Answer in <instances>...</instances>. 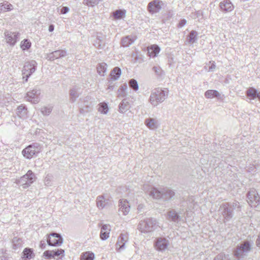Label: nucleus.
I'll return each mask as SVG.
<instances>
[{
    "label": "nucleus",
    "instance_id": "nucleus-1",
    "mask_svg": "<svg viewBox=\"0 0 260 260\" xmlns=\"http://www.w3.org/2000/svg\"><path fill=\"white\" fill-rule=\"evenodd\" d=\"M253 245L252 240H244L238 244L234 251V256L238 260H243L251 251Z\"/></svg>",
    "mask_w": 260,
    "mask_h": 260
},
{
    "label": "nucleus",
    "instance_id": "nucleus-2",
    "mask_svg": "<svg viewBox=\"0 0 260 260\" xmlns=\"http://www.w3.org/2000/svg\"><path fill=\"white\" fill-rule=\"evenodd\" d=\"M147 186L144 185L143 188L149 195L155 199H159L162 198L166 200H171L175 196V192L169 188H164L161 190H159L156 188L151 187L150 189H147Z\"/></svg>",
    "mask_w": 260,
    "mask_h": 260
},
{
    "label": "nucleus",
    "instance_id": "nucleus-3",
    "mask_svg": "<svg viewBox=\"0 0 260 260\" xmlns=\"http://www.w3.org/2000/svg\"><path fill=\"white\" fill-rule=\"evenodd\" d=\"M158 228H159L158 222L153 218H147L141 220L138 225V229L143 233L153 232Z\"/></svg>",
    "mask_w": 260,
    "mask_h": 260
},
{
    "label": "nucleus",
    "instance_id": "nucleus-4",
    "mask_svg": "<svg viewBox=\"0 0 260 260\" xmlns=\"http://www.w3.org/2000/svg\"><path fill=\"white\" fill-rule=\"evenodd\" d=\"M168 96V91L158 88L153 90L149 97V102L154 106L162 103Z\"/></svg>",
    "mask_w": 260,
    "mask_h": 260
},
{
    "label": "nucleus",
    "instance_id": "nucleus-5",
    "mask_svg": "<svg viewBox=\"0 0 260 260\" xmlns=\"http://www.w3.org/2000/svg\"><path fill=\"white\" fill-rule=\"evenodd\" d=\"M42 147L38 143H34L28 145L22 150V154L27 159H30L32 156L41 151Z\"/></svg>",
    "mask_w": 260,
    "mask_h": 260
},
{
    "label": "nucleus",
    "instance_id": "nucleus-6",
    "mask_svg": "<svg viewBox=\"0 0 260 260\" xmlns=\"http://www.w3.org/2000/svg\"><path fill=\"white\" fill-rule=\"evenodd\" d=\"M35 179L36 176L35 174L31 170H29L26 174L18 180L17 184L23 186L24 188H26L30 186Z\"/></svg>",
    "mask_w": 260,
    "mask_h": 260
},
{
    "label": "nucleus",
    "instance_id": "nucleus-7",
    "mask_svg": "<svg viewBox=\"0 0 260 260\" xmlns=\"http://www.w3.org/2000/svg\"><path fill=\"white\" fill-rule=\"evenodd\" d=\"M247 202L251 207H257L260 204V197L255 189H251L247 193Z\"/></svg>",
    "mask_w": 260,
    "mask_h": 260
},
{
    "label": "nucleus",
    "instance_id": "nucleus-8",
    "mask_svg": "<svg viewBox=\"0 0 260 260\" xmlns=\"http://www.w3.org/2000/svg\"><path fill=\"white\" fill-rule=\"evenodd\" d=\"M233 209L230 206L228 203L222 204L219 207V211L221 212V214L224 218V222L229 221L233 217Z\"/></svg>",
    "mask_w": 260,
    "mask_h": 260
},
{
    "label": "nucleus",
    "instance_id": "nucleus-9",
    "mask_svg": "<svg viewBox=\"0 0 260 260\" xmlns=\"http://www.w3.org/2000/svg\"><path fill=\"white\" fill-rule=\"evenodd\" d=\"M36 65L37 62L35 60H31L25 63L22 70V75H26L25 82H27L28 78L35 72Z\"/></svg>",
    "mask_w": 260,
    "mask_h": 260
},
{
    "label": "nucleus",
    "instance_id": "nucleus-10",
    "mask_svg": "<svg viewBox=\"0 0 260 260\" xmlns=\"http://www.w3.org/2000/svg\"><path fill=\"white\" fill-rule=\"evenodd\" d=\"M47 242L49 246H56L62 243L63 239L60 234L52 233L49 235Z\"/></svg>",
    "mask_w": 260,
    "mask_h": 260
},
{
    "label": "nucleus",
    "instance_id": "nucleus-11",
    "mask_svg": "<svg viewBox=\"0 0 260 260\" xmlns=\"http://www.w3.org/2000/svg\"><path fill=\"white\" fill-rule=\"evenodd\" d=\"M165 6V4L160 0H153L150 2L147 6L148 11L151 13L158 12Z\"/></svg>",
    "mask_w": 260,
    "mask_h": 260
},
{
    "label": "nucleus",
    "instance_id": "nucleus-12",
    "mask_svg": "<svg viewBox=\"0 0 260 260\" xmlns=\"http://www.w3.org/2000/svg\"><path fill=\"white\" fill-rule=\"evenodd\" d=\"M41 94V91L39 89H34L31 91H28L26 93V100L33 104H37L39 102V96Z\"/></svg>",
    "mask_w": 260,
    "mask_h": 260
},
{
    "label": "nucleus",
    "instance_id": "nucleus-13",
    "mask_svg": "<svg viewBox=\"0 0 260 260\" xmlns=\"http://www.w3.org/2000/svg\"><path fill=\"white\" fill-rule=\"evenodd\" d=\"M67 55V52L64 50H58L46 54V58L50 61H53L56 59L63 57Z\"/></svg>",
    "mask_w": 260,
    "mask_h": 260
},
{
    "label": "nucleus",
    "instance_id": "nucleus-14",
    "mask_svg": "<svg viewBox=\"0 0 260 260\" xmlns=\"http://www.w3.org/2000/svg\"><path fill=\"white\" fill-rule=\"evenodd\" d=\"M169 245L168 240L165 238H158L156 239L154 246L155 248L158 251L165 250Z\"/></svg>",
    "mask_w": 260,
    "mask_h": 260
},
{
    "label": "nucleus",
    "instance_id": "nucleus-15",
    "mask_svg": "<svg viewBox=\"0 0 260 260\" xmlns=\"http://www.w3.org/2000/svg\"><path fill=\"white\" fill-rule=\"evenodd\" d=\"M19 33L13 32L6 30L5 32V36L7 42L11 45H14L17 42Z\"/></svg>",
    "mask_w": 260,
    "mask_h": 260
},
{
    "label": "nucleus",
    "instance_id": "nucleus-16",
    "mask_svg": "<svg viewBox=\"0 0 260 260\" xmlns=\"http://www.w3.org/2000/svg\"><path fill=\"white\" fill-rule=\"evenodd\" d=\"M80 94V87L75 85L69 91L70 100L73 103L76 101Z\"/></svg>",
    "mask_w": 260,
    "mask_h": 260
},
{
    "label": "nucleus",
    "instance_id": "nucleus-17",
    "mask_svg": "<svg viewBox=\"0 0 260 260\" xmlns=\"http://www.w3.org/2000/svg\"><path fill=\"white\" fill-rule=\"evenodd\" d=\"M119 211L122 212L124 215H127L130 210V205L126 200L121 199L119 202Z\"/></svg>",
    "mask_w": 260,
    "mask_h": 260
},
{
    "label": "nucleus",
    "instance_id": "nucleus-18",
    "mask_svg": "<svg viewBox=\"0 0 260 260\" xmlns=\"http://www.w3.org/2000/svg\"><path fill=\"white\" fill-rule=\"evenodd\" d=\"M127 240V236L126 235L121 234L116 244V249L120 251L121 249H123Z\"/></svg>",
    "mask_w": 260,
    "mask_h": 260
},
{
    "label": "nucleus",
    "instance_id": "nucleus-19",
    "mask_svg": "<svg viewBox=\"0 0 260 260\" xmlns=\"http://www.w3.org/2000/svg\"><path fill=\"white\" fill-rule=\"evenodd\" d=\"M145 125L150 129H156L159 125L158 121L155 118H148L145 120Z\"/></svg>",
    "mask_w": 260,
    "mask_h": 260
},
{
    "label": "nucleus",
    "instance_id": "nucleus-20",
    "mask_svg": "<svg viewBox=\"0 0 260 260\" xmlns=\"http://www.w3.org/2000/svg\"><path fill=\"white\" fill-rule=\"evenodd\" d=\"M136 39V37L132 35L125 36L122 38L121 39V46L123 47H129L131 44H132L135 42Z\"/></svg>",
    "mask_w": 260,
    "mask_h": 260
},
{
    "label": "nucleus",
    "instance_id": "nucleus-21",
    "mask_svg": "<svg viewBox=\"0 0 260 260\" xmlns=\"http://www.w3.org/2000/svg\"><path fill=\"white\" fill-rule=\"evenodd\" d=\"M220 9L224 12H231L234 9V6L230 0H224L220 3Z\"/></svg>",
    "mask_w": 260,
    "mask_h": 260
},
{
    "label": "nucleus",
    "instance_id": "nucleus-22",
    "mask_svg": "<svg viewBox=\"0 0 260 260\" xmlns=\"http://www.w3.org/2000/svg\"><path fill=\"white\" fill-rule=\"evenodd\" d=\"M110 227L109 225L104 224L101 228L100 233V238L102 240H105L107 239L109 237L110 231Z\"/></svg>",
    "mask_w": 260,
    "mask_h": 260
},
{
    "label": "nucleus",
    "instance_id": "nucleus-23",
    "mask_svg": "<svg viewBox=\"0 0 260 260\" xmlns=\"http://www.w3.org/2000/svg\"><path fill=\"white\" fill-rule=\"evenodd\" d=\"M246 95L250 99L254 100L256 98H258L260 101V91L257 92V90L253 87H249L246 91Z\"/></svg>",
    "mask_w": 260,
    "mask_h": 260
},
{
    "label": "nucleus",
    "instance_id": "nucleus-24",
    "mask_svg": "<svg viewBox=\"0 0 260 260\" xmlns=\"http://www.w3.org/2000/svg\"><path fill=\"white\" fill-rule=\"evenodd\" d=\"M27 108L23 105H21L17 108L16 114L21 118H25L27 117Z\"/></svg>",
    "mask_w": 260,
    "mask_h": 260
},
{
    "label": "nucleus",
    "instance_id": "nucleus-25",
    "mask_svg": "<svg viewBox=\"0 0 260 260\" xmlns=\"http://www.w3.org/2000/svg\"><path fill=\"white\" fill-rule=\"evenodd\" d=\"M160 48L156 45H153L148 48V54L150 57H155L159 53Z\"/></svg>",
    "mask_w": 260,
    "mask_h": 260
},
{
    "label": "nucleus",
    "instance_id": "nucleus-26",
    "mask_svg": "<svg viewBox=\"0 0 260 260\" xmlns=\"http://www.w3.org/2000/svg\"><path fill=\"white\" fill-rule=\"evenodd\" d=\"M129 102L126 99L123 100L119 105V111L124 113L129 109Z\"/></svg>",
    "mask_w": 260,
    "mask_h": 260
},
{
    "label": "nucleus",
    "instance_id": "nucleus-27",
    "mask_svg": "<svg viewBox=\"0 0 260 260\" xmlns=\"http://www.w3.org/2000/svg\"><path fill=\"white\" fill-rule=\"evenodd\" d=\"M205 96L207 99L219 98L220 94L216 90H208L205 92Z\"/></svg>",
    "mask_w": 260,
    "mask_h": 260
},
{
    "label": "nucleus",
    "instance_id": "nucleus-28",
    "mask_svg": "<svg viewBox=\"0 0 260 260\" xmlns=\"http://www.w3.org/2000/svg\"><path fill=\"white\" fill-rule=\"evenodd\" d=\"M121 73V70L119 68H114L110 73L111 79L113 80H117L119 78Z\"/></svg>",
    "mask_w": 260,
    "mask_h": 260
},
{
    "label": "nucleus",
    "instance_id": "nucleus-29",
    "mask_svg": "<svg viewBox=\"0 0 260 260\" xmlns=\"http://www.w3.org/2000/svg\"><path fill=\"white\" fill-rule=\"evenodd\" d=\"M169 219H171L173 222H178L180 219V216L175 210H171L168 213Z\"/></svg>",
    "mask_w": 260,
    "mask_h": 260
},
{
    "label": "nucleus",
    "instance_id": "nucleus-30",
    "mask_svg": "<svg viewBox=\"0 0 260 260\" xmlns=\"http://www.w3.org/2000/svg\"><path fill=\"white\" fill-rule=\"evenodd\" d=\"M198 32L195 30H191L187 36V42L189 44H193L198 39Z\"/></svg>",
    "mask_w": 260,
    "mask_h": 260
},
{
    "label": "nucleus",
    "instance_id": "nucleus-31",
    "mask_svg": "<svg viewBox=\"0 0 260 260\" xmlns=\"http://www.w3.org/2000/svg\"><path fill=\"white\" fill-rule=\"evenodd\" d=\"M22 253V257L25 259H30L35 256L33 251L30 248H25Z\"/></svg>",
    "mask_w": 260,
    "mask_h": 260
},
{
    "label": "nucleus",
    "instance_id": "nucleus-32",
    "mask_svg": "<svg viewBox=\"0 0 260 260\" xmlns=\"http://www.w3.org/2000/svg\"><path fill=\"white\" fill-rule=\"evenodd\" d=\"M98 74L104 76L107 70V64L104 62H102L98 65L96 67Z\"/></svg>",
    "mask_w": 260,
    "mask_h": 260
},
{
    "label": "nucleus",
    "instance_id": "nucleus-33",
    "mask_svg": "<svg viewBox=\"0 0 260 260\" xmlns=\"http://www.w3.org/2000/svg\"><path fill=\"white\" fill-rule=\"evenodd\" d=\"M13 248L17 250L20 248L22 245V240L21 238L18 237H14L12 240Z\"/></svg>",
    "mask_w": 260,
    "mask_h": 260
},
{
    "label": "nucleus",
    "instance_id": "nucleus-34",
    "mask_svg": "<svg viewBox=\"0 0 260 260\" xmlns=\"http://www.w3.org/2000/svg\"><path fill=\"white\" fill-rule=\"evenodd\" d=\"M98 111L104 114H106L109 111L108 106L107 103L103 102L101 103L99 105Z\"/></svg>",
    "mask_w": 260,
    "mask_h": 260
},
{
    "label": "nucleus",
    "instance_id": "nucleus-35",
    "mask_svg": "<svg viewBox=\"0 0 260 260\" xmlns=\"http://www.w3.org/2000/svg\"><path fill=\"white\" fill-rule=\"evenodd\" d=\"M96 205L97 207L101 209H102L105 207L106 205V202L104 196H99L97 197Z\"/></svg>",
    "mask_w": 260,
    "mask_h": 260
},
{
    "label": "nucleus",
    "instance_id": "nucleus-36",
    "mask_svg": "<svg viewBox=\"0 0 260 260\" xmlns=\"http://www.w3.org/2000/svg\"><path fill=\"white\" fill-rule=\"evenodd\" d=\"M125 11L121 9L117 10L113 13V16L116 19H120L125 16Z\"/></svg>",
    "mask_w": 260,
    "mask_h": 260
},
{
    "label": "nucleus",
    "instance_id": "nucleus-37",
    "mask_svg": "<svg viewBox=\"0 0 260 260\" xmlns=\"http://www.w3.org/2000/svg\"><path fill=\"white\" fill-rule=\"evenodd\" d=\"M102 0H83V4L88 7H94L97 5Z\"/></svg>",
    "mask_w": 260,
    "mask_h": 260
},
{
    "label": "nucleus",
    "instance_id": "nucleus-38",
    "mask_svg": "<svg viewBox=\"0 0 260 260\" xmlns=\"http://www.w3.org/2000/svg\"><path fill=\"white\" fill-rule=\"evenodd\" d=\"M31 45V42L28 39H24L21 42L20 47L23 50H25L29 49Z\"/></svg>",
    "mask_w": 260,
    "mask_h": 260
},
{
    "label": "nucleus",
    "instance_id": "nucleus-39",
    "mask_svg": "<svg viewBox=\"0 0 260 260\" xmlns=\"http://www.w3.org/2000/svg\"><path fill=\"white\" fill-rule=\"evenodd\" d=\"M94 254L92 252H86L81 256V260H93Z\"/></svg>",
    "mask_w": 260,
    "mask_h": 260
},
{
    "label": "nucleus",
    "instance_id": "nucleus-40",
    "mask_svg": "<svg viewBox=\"0 0 260 260\" xmlns=\"http://www.w3.org/2000/svg\"><path fill=\"white\" fill-rule=\"evenodd\" d=\"M128 85L130 88L133 89L134 91H137L139 89V85L138 82L134 79L129 80L128 82Z\"/></svg>",
    "mask_w": 260,
    "mask_h": 260
},
{
    "label": "nucleus",
    "instance_id": "nucleus-41",
    "mask_svg": "<svg viewBox=\"0 0 260 260\" xmlns=\"http://www.w3.org/2000/svg\"><path fill=\"white\" fill-rule=\"evenodd\" d=\"M13 6L10 4H0V11H6L12 9Z\"/></svg>",
    "mask_w": 260,
    "mask_h": 260
},
{
    "label": "nucleus",
    "instance_id": "nucleus-42",
    "mask_svg": "<svg viewBox=\"0 0 260 260\" xmlns=\"http://www.w3.org/2000/svg\"><path fill=\"white\" fill-rule=\"evenodd\" d=\"M64 252V250L62 249H57V250H52L53 258H55L59 255L63 256Z\"/></svg>",
    "mask_w": 260,
    "mask_h": 260
},
{
    "label": "nucleus",
    "instance_id": "nucleus-43",
    "mask_svg": "<svg viewBox=\"0 0 260 260\" xmlns=\"http://www.w3.org/2000/svg\"><path fill=\"white\" fill-rule=\"evenodd\" d=\"M52 108L50 107H44L41 109V112L43 115H48L52 111Z\"/></svg>",
    "mask_w": 260,
    "mask_h": 260
},
{
    "label": "nucleus",
    "instance_id": "nucleus-44",
    "mask_svg": "<svg viewBox=\"0 0 260 260\" xmlns=\"http://www.w3.org/2000/svg\"><path fill=\"white\" fill-rule=\"evenodd\" d=\"M214 260H229V258L225 254L220 253L218 254Z\"/></svg>",
    "mask_w": 260,
    "mask_h": 260
},
{
    "label": "nucleus",
    "instance_id": "nucleus-45",
    "mask_svg": "<svg viewBox=\"0 0 260 260\" xmlns=\"http://www.w3.org/2000/svg\"><path fill=\"white\" fill-rule=\"evenodd\" d=\"M52 254V251L46 250L44 252L43 255L47 258L50 259L53 257Z\"/></svg>",
    "mask_w": 260,
    "mask_h": 260
},
{
    "label": "nucleus",
    "instance_id": "nucleus-46",
    "mask_svg": "<svg viewBox=\"0 0 260 260\" xmlns=\"http://www.w3.org/2000/svg\"><path fill=\"white\" fill-rule=\"evenodd\" d=\"M209 63L211 64L208 70V72H213L216 68V65L214 61H210Z\"/></svg>",
    "mask_w": 260,
    "mask_h": 260
},
{
    "label": "nucleus",
    "instance_id": "nucleus-47",
    "mask_svg": "<svg viewBox=\"0 0 260 260\" xmlns=\"http://www.w3.org/2000/svg\"><path fill=\"white\" fill-rule=\"evenodd\" d=\"M152 70L155 73V74L157 75H160L161 73V70L159 67H153L152 68Z\"/></svg>",
    "mask_w": 260,
    "mask_h": 260
},
{
    "label": "nucleus",
    "instance_id": "nucleus-48",
    "mask_svg": "<svg viewBox=\"0 0 260 260\" xmlns=\"http://www.w3.org/2000/svg\"><path fill=\"white\" fill-rule=\"evenodd\" d=\"M186 20L185 19H181L180 21L178 26L179 27H182L183 26H184L186 24Z\"/></svg>",
    "mask_w": 260,
    "mask_h": 260
},
{
    "label": "nucleus",
    "instance_id": "nucleus-49",
    "mask_svg": "<svg viewBox=\"0 0 260 260\" xmlns=\"http://www.w3.org/2000/svg\"><path fill=\"white\" fill-rule=\"evenodd\" d=\"M69 11V9L68 7H63L61 9V14H66L67 13H68Z\"/></svg>",
    "mask_w": 260,
    "mask_h": 260
},
{
    "label": "nucleus",
    "instance_id": "nucleus-50",
    "mask_svg": "<svg viewBox=\"0 0 260 260\" xmlns=\"http://www.w3.org/2000/svg\"><path fill=\"white\" fill-rule=\"evenodd\" d=\"M45 246H46V243H45V240H42L40 242V248L42 249H44L45 248Z\"/></svg>",
    "mask_w": 260,
    "mask_h": 260
},
{
    "label": "nucleus",
    "instance_id": "nucleus-51",
    "mask_svg": "<svg viewBox=\"0 0 260 260\" xmlns=\"http://www.w3.org/2000/svg\"><path fill=\"white\" fill-rule=\"evenodd\" d=\"M256 245L260 248V234L258 236V237L255 242Z\"/></svg>",
    "mask_w": 260,
    "mask_h": 260
},
{
    "label": "nucleus",
    "instance_id": "nucleus-52",
    "mask_svg": "<svg viewBox=\"0 0 260 260\" xmlns=\"http://www.w3.org/2000/svg\"><path fill=\"white\" fill-rule=\"evenodd\" d=\"M97 40H99V43L98 44V47H99V48H101L102 47V42H101V40L99 38H97Z\"/></svg>",
    "mask_w": 260,
    "mask_h": 260
},
{
    "label": "nucleus",
    "instance_id": "nucleus-53",
    "mask_svg": "<svg viewBox=\"0 0 260 260\" xmlns=\"http://www.w3.org/2000/svg\"><path fill=\"white\" fill-rule=\"evenodd\" d=\"M54 25H52V24H51L49 25V31L50 32H52L54 30Z\"/></svg>",
    "mask_w": 260,
    "mask_h": 260
},
{
    "label": "nucleus",
    "instance_id": "nucleus-54",
    "mask_svg": "<svg viewBox=\"0 0 260 260\" xmlns=\"http://www.w3.org/2000/svg\"><path fill=\"white\" fill-rule=\"evenodd\" d=\"M238 204H239V203H238V202L233 203V208H232L233 209L235 208L236 207L238 206Z\"/></svg>",
    "mask_w": 260,
    "mask_h": 260
},
{
    "label": "nucleus",
    "instance_id": "nucleus-55",
    "mask_svg": "<svg viewBox=\"0 0 260 260\" xmlns=\"http://www.w3.org/2000/svg\"><path fill=\"white\" fill-rule=\"evenodd\" d=\"M45 183H49V179L47 177L45 178Z\"/></svg>",
    "mask_w": 260,
    "mask_h": 260
},
{
    "label": "nucleus",
    "instance_id": "nucleus-56",
    "mask_svg": "<svg viewBox=\"0 0 260 260\" xmlns=\"http://www.w3.org/2000/svg\"><path fill=\"white\" fill-rule=\"evenodd\" d=\"M201 13L200 12V11H198L197 12V17H198L199 16V15H200Z\"/></svg>",
    "mask_w": 260,
    "mask_h": 260
},
{
    "label": "nucleus",
    "instance_id": "nucleus-57",
    "mask_svg": "<svg viewBox=\"0 0 260 260\" xmlns=\"http://www.w3.org/2000/svg\"><path fill=\"white\" fill-rule=\"evenodd\" d=\"M22 78L25 81V80L26 79V75H23Z\"/></svg>",
    "mask_w": 260,
    "mask_h": 260
},
{
    "label": "nucleus",
    "instance_id": "nucleus-58",
    "mask_svg": "<svg viewBox=\"0 0 260 260\" xmlns=\"http://www.w3.org/2000/svg\"><path fill=\"white\" fill-rule=\"evenodd\" d=\"M141 208H142V207L141 206V205H139V206L138 207V210H140Z\"/></svg>",
    "mask_w": 260,
    "mask_h": 260
},
{
    "label": "nucleus",
    "instance_id": "nucleus-59",
    "mask_svg": "<svg viewBox=\"0 0 260 260\" xmlns=\"http://www.w3.org/2000/svg\"><path fill=\"white\" fill-rule=\"evenodd\" d=\"M83 109H80V113H83Z\"/></svg>",
    "mask_w": 260,
    "mask_h": 260
},
{
    "label": "nucleus",
    "instance_id": "nucleus-60",
    "mask_svg": "<svg viewBox=\"0 0 260 260\" xmlns=\"http://www.w3.org/2000/svg\"><path fill=\"white\" fill-rule=\"evenodd\" d=\"M110 87L113 88V86H109V87H108V88H109V89H110Z\"/></svg>",
    "mask_w": 260,
    "mask_h": 260
}]
</instances>
